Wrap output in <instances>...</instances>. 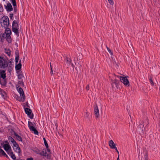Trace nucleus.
<instances>
[{
    "label": "nucleus",
    "instance_id": "1",
    "mask_svg": "<svg viewBox=\"0 0 160 160\" xmlns=\"http://www.w3.org/2000/svg\"><path fill=\"white\" fill-rule=\"evenodd\" d=\"M0 67L1 68L7 69L10 72L13 69V65L11 61L8 60L2 56H0Z\"/></svg>",
    "mask_w": 160,
    "mask_h": 160
},
{
    "label": "nucleus",
    "instance_id": "2",
    "mask_svg": "<svg viewBox=\"0 0 160 160\" xmlns=\"http://www.w3.org/2000/svg\"><path fill=\"white\" fill-rule=\"evenodd\" d=\"M18 29L19 26L17 21H13L12 25V31L18 37L19 36Z\"/></svg>",
    "mask_w": 160,
    "mask_h": 160
},
{
    "label": "nucleus",
    "instance_id": "3",
    "mask_svg": "<svg viewBox=\"0 0 160 160\" xmlns=\"http://www.w3.org/2000/svg\"><path fill=\"white\" fill-rule=\"evenodd\" d=\"M28 127L30 131L32 133H33L35 135H38V131L33 127L32 122L29 121L28 122Z\"/></svg>",
    "mask_w": 160,
    "mask_h": 160
},
{
    "label": "nucleus",
    "instance_id": "4",
    "mask_svg": "<svg viewBox=\"0 0 160 160\" xmlns=\"http://www.w3.org/2000/svg\"><path fill=\"white\" fill-rule=\"evenodd\" d=\"M17 90L20 94V96L21 98V99L22 102H24L25 99V97L23 89L19 87L17 88Z\"/></svg>",
    "mask_w": 160,
    "mask_h": 160
},
{
    "label": "nucleus",
    "instance_id": "5",
    "mask_svg": "<svg viewBox=\"0 0 160 160\" xmlns=\"http://www.w3.org/2000/svg\"><path fill=\"white\" fill-rule=\"evenodd\" d=\"M24 110L25 113L27 114L28 116L31 119H32L33 118V114L32 113V110L28 108H25Z\"/></svg>",
    "mask_w": 160,
    "mask_h": 160
},
{
    "label": "nucleus",
    "instance_id": "6",
    "mask_svg": "<svg viewBox=\"0 0 160 160\" xmlns=\"http://www.w3.org/2000/svg\"><path fill=\"white\" fill-rule=\"evenodd\" d=\"M111 81V85L112 88H115V87L118 88V86L119 82V80L115 79L114 80H112Z\"/></svg>",
    "mask_w": 160,
    "mask_h": 160
},
{
    "label": "nucleus",
    "instance_id": "7",
    "mask_svg": "<svg viewBox=\"0 0 160 160\" xmlns=\"http://www.w3.org/2000/svg\"><path fill=\"white\" fill-rule=\"evenodd\" d=\"M120 78V81L125 85L128 86L129 85V83L128 79L126 77H122Z\"/></svg>",
    "mask_w": 160,
    "mask_h": 160
},
{
    "label": "nucleus",
    "instance_id": "8",
    "mask_svg": "<svg viewBox=\"0 0 160 160\" xmlns=\"http://www.w3.org/2000/svg\"><path fill=\"white\" fill-rule=\"evenodd\" d=\"M108 144L111 148L114 149L118 153H119V152L118 151L117 147L115 146V144L112 140H111L109 141L108 142Z\"/></svg>",
    "mask_w": 160,
    "mask_h": 160
},
{
    "label": "nucleus",
    "instance_id": "9",
    "mask_svg": "<svg viewBox=\"0 0 160 160\" xmlns=\"http://www.w3.org/2000/svg\"><path fill=\"white\" fill-rule=\"evenodd\" d=\"M65 60L67 66H73V64L72 62V60L70 58L68 57L67 56L65 57Z\"/></svg>",
    "mask_w": 160,
    "mask_h": 160
},
{
    "label": "nucleus",
    "instance_id": "10",
    "mask_svg": "<svg viewBox=\"0 0 160 160\" xmlns=\"http://www.w3.org/2000/svg\"><path fill=\"white\" fill-rule=\"evenodd\" d=\"M12 147L14 151L16 152L19 153L20 152L21 150L18 144L17 143L16 144L13 145Z\"/></svg>",
    "mask_w": 160,
    "mask_h": 160
},
{
    "label": "nucleus",
    "instance_id": "11",
    "mask_svg": "<svg viewBox=\"0 0 160 160\" xmlns=\"http://www.w3.org/2000/svg\"><path fill=\"white\" fill-rule=\"evenodd\" d=\"M7 82L6 78L2 79L0 78V84L2 88L5 87L7 85Z\"/></svg>",
    "mask_w": 160,
    "mask_h": 160
},
{
    "label": "nucleus",
    "instance_id": "12",
    "mask_svg": "<svg viewBox=\"0 0 160 160\" xmlns=\"http://www.w3.org/2000/svg\"><path fill=\"white\" fill-rule=\"evenodd\" d=\"M5 8L8 12H10L12 11L13 8L11 3L8 2L6 5H4Z\"/></svg>",
    "mask_w": 160,
    "mask_h": 160
},
{
    "label": "nucleus",
    "instance_id": "13",
    "mask_svg": "<svg viewBox=\"0 0 160 160\" xmlns=\"http://www.w3.org/2000/svg\"><path fill=\"white\" fill-rule=\"evenodd\" d=\"M94 111L95 116L96 118H98L99 116V110L97 105H95Z\"/></svg>",
    "mask_w": 160,
    "mask_h": 160
},
{
    "label": "nucleus",
    "instance_id": "14",
    "mask_svg": "<svg viewBox=\"0 0 160 160\" xmlns=\"http://www.w3.org/2000/svg\"><path fill=\"white\" fill-rule=\"evenodd\" d=\"M0 78H6V73L5 71L0 69Z\"/></svg>",
    "mask_w": 160,
    "mask_h": 160
},
{
    "label": "nucleus",
    "instance_id": "15",
    "mask_svg": "<svg viewBox=\"0 0 160 160\" xmlns=\"http://www.w3.org/2000/svg\"><path fill=\"white\" fill-rule=\"evenodd\" d=\"M0 94L3 98L6 99L7 98V96L6 92L1 88H0Z\"/></svg>",
    "mask_w": 160,
    "mask_h": 160
},
{
    "label": "nucleus",
    "instance_id": "16",
    "mask_svg": "<svg viewBox=\"0 0 160 160\" xmlns=\"http://www.w3.org/2000/svg\"><path fill=\"white\" fill-rule=\"evenodd\" d=\"M6 36L7 35L4 33H1L0 34V41L1 42H3V40L6 38Z\"/></svg>",
    "mask_w": 160,
    "mask_h": 160
},
{
    "label": "nucleus",
    "instance_id": "17",
    "mask_svg": "<svg viewBox=\"0 0 160 160\" xmlns=\"http://www.w3.org/2000/svg\"><path fill=\"white\" fill-rule=\"evenodd\" d=\"M3 147L4 149L6 152L11 148L10 145L8 144H4L3 146Z\"/></svg>",
    "mask_w": 160,
    "mask_h": 160
},
{
    "label": "nucleus",
    "instance_id": "18",
    "mask_svg": "<svg viewBox=\"0 0 160 160\" xmlns=\"http://www.w3.org/2000/svg\"><path fill=\"white\" fill-rule=\"evenodd\" d=\"M6 28L5 32H4L5 34L7 35H11V29L8 28Z\"/></svg>",
    "mask_w": 160,
    "mask_h": 160
},
{
    "label": "nucleus",
    "instance_id": "19",
    "mask_svg": "<svg viewBox=\"0 0 160 160\" xmlns=\"http://www.w3.org/2000/svg\"><path fill=\"white\" fill-rule=\"evenodd\" d=\"M8 140L9 142H11L13 144V145L15 144H16L17 143L14 139L11 136H9L8 137Z\"/></svg>",
    "mask_w": 160,
    "mask_h": 160
},
{
    "label": "nucleus",
    "instance_id": "20",
    "mask_svg": "<svg viewBox=\"0 0 160 160\" xmlns=\"http://www.w3.org/2000/svg\"><path fill=\"white\" fill-rule=\"evenodd\" d=\"M5 28H8L9 24V21H2Z\"/></svg>",
    "mask_w": 160,
    "mask_h": 160
},
{
    "label": "nucleus",
    "instance_id": "21",
    "mask_svg": "<svg viewBox=\"0 0 160 160\" xmlns=\"http://www.w3.org/2000/svg\"><path fill=\"white\" fill-rule=\"evenodd\" d=\"M21 67L22 64L21 63V61L20 60L19 63L16 66L15 68L17 70H19L21 68Z\"/></svg>",
    "mask_w": 160,
    "mask_h": 160
},
{
    "label": "nucleus",
    "instance_id": "22",
    "mask_svg": "<svg viewBox=\"0 0 160 160\" xmlns=\"http://www.w3.org/2000/svg\"><path fill=\"white\" fill-rule=\"evenodd\" d=\"M5 52L8 56H10L11 55V50L9 49L5 48L4 49Z\"/></svg>",
    "mask_w": 160,
    "mask_h": 160
},
{
    "label": "nucleus",
    "instance_id": "23",
    "mask_svg": "<svg viewBox=\"0 0 160 160\" xmlns=\"http://www.w3.org/2000/svg\"><path fill=\"white\" fill-rule=\"evenodd\" d=\"M40 154L43 156H47L48 157H50V155H48V154H47V152H46V150H45V151H42V152L40 153Z\"/></svg>",
    "mask_w": 160,
    "mask_h": 160
},
{
    "label": "nucleus",
    "instance_id": "24",
    "mask_svg": "<svg viewBox=\"0 0 160 160\" xmlns=\"http://www.w3.org/2000/svg\"><path fill=\"white\" fill-rule=\"evenodd\" d=\"M15 136L16 137L17 139L19 141L22 142V137L16 133L14 134Z\"/></svg>",
    "mask_w": 160,
    "mask_h": 160
},
{
    "label": "nucleus",
    "instance_id": "25",
    "mask_svg": "<svg viewBox=\"0 0 160 160\" xmlns=\"http://www.w3.org/2000/svg\"><path fill=\"white\" fill-rule=\"evenodd\" d=\"M11 35H8L6 36V40L9 43H11L12 42V39L11 38L10 36Z\"/></svg>",
    "mask_w": 160,
    "mask_h": 160
},
{
    "label": "nucleus",
    "instance_id": "26",
    "mask_svg": "<svg viewBox=\"0 0 160 160\" xmlns=\"http://www.w3.org/2000/svg\"><path fill=\"white\" fill-rule=\"evenodd\" d=\"M11 158H12L13 160H16V157L15 155L13 153V152L11 154L10 153V155H9Z\"/></svg>",
    "mask_w": 160,
    "mask_h": 160
},
{
    "label": "nucleus",
    "instance_id": "27",
    "mask_svg": "<svg viewBox=\"0 0 160 160\" xmlns=\"http://www.w3.org/2000/svg\"><path fill=\"white\" fill-rule=\"evenodd\" d=\"M1 20H9L8 17L7 16H4Z\"/></svg>",
    "mask_w": 160,
    "mask_h": 160
},
{
    "label": "nucleus",
    "instance_id": "28",
    "mask_svg": "<svg viewBox=\"0 0 160 160\" xmlns=\"http://www.w3.org/2000/svg\"><path fill=\"white\" fill-rule=\"evenodd\" d=\"M5 153L4 151L0 148V156H3Z\"/></svg>",
    "mask_w": 160,
    "mask_h": 160
},
{
    "label": "nucleus",
    "instance_id": "29",
    "mask_svg": "<svg viewBox=\"0 0 160 160\" xmlns=\"http://www.w3.org/2000/svg\"><path fill=\"white\" fill-rule=\"evenodd\" d=\"M12 3L13 5L14 6V11L15 12H16V8L17 7L16 2H13Z\"/></svg>",
    "mask_w": 160,
    "mask_h": 160
},
{
    "label": "nucleus",
    "instance_id": "30",
    "mask_svg": "<svg viewBox=\"0 0 160 160\" xmlns=\"http://www.w3.org/2000/svg\"><path fill=\"white\" fill-rule=\"evenodd\" d=\"M149 82H150L151 84L153 86L154 85V83L153 82V81H152V78L151 77L149 78Z\"/></svg>",
    "mask_w": 160,
    "mask_h": 160
},
{
    "label": "nucleus",
    "instance_id": "31",
    "mask_svg": "<svg viewBox=\"0 0 160 160\" xmlns=\"http://www.w3.org/2000/svg\"><path fill=\"white\" fill-rule=\"evenodd\" d=\"M7 152V153L9 155H10V153L11 154L12 153H13V152H12V150L11 149H10L8 151H6Z\"/></svg>",
    "mask_w": 160,
    "mask_h": 160
},
{
    "label": "nucleus",
    "instance_id": "32",
    "mask_svg": "<svg viewBox=\"0 0 160 160\" xmlns=\"http://www.w3.org/2000/svg\"><path fill=\"white\" fill-rule=\"evenodd\" d=\"M19 56L17 55L15 57V62H16V64H17L18 62V60H19Z\"/></svg>",
    "mask_w": 160,
    "mask_h": 160
},
{
    "label": "nucleus",
    "instance_id": "33",
    "mask_svg": "<svg viewBox=\"0 0 160 160\" xmlns=\"http://www.w3.org/2000/svg\"><path fill=\"white\" fill-rule=\"evenodd\" d=\"M3 8L2 5L1 4H0V12H2L3 11Z\"/></svg>",
    "mask_w": 160,
    "mask_h": 160
},
{
    "label": "nucleus",
    "instance_id": "34",
    "mask_svg": "<svg viewBox=\"0 0 160 160\" xmlns=\"http://www.w3.org/2000/svg\"><path fill=\"white\" fill-rule=\"evenodd\" d=\"M108 2L112 5H113L114 4V2L113 0H108Z\"/></svg>",
    "mask_w": 160,
    "mask_h": 160
},
{
    "label": "nucleus",
    "instance_id": "35",
    "mask_svg": "<svg viewBox=\"0 0 160 160\" xmlns=\"http://www.w3.org/2000/svg\"><path fill=\"white\" fill-rule=\"evenodd\" d=\"M9 17L11 20H13V14L12 13H10Z\"/></svg>",
    "mask_w": 160,
    "mask_h": 160
},
{
    "label": "nucleus",
    "instance_id": "36",
    "mask_svg": "<svg viewBox=\"0 0 160 160\" xmlns=\"http://www.w3.org/2000/svg\"><path fill=\"white\" fill-rule=\"evenodd\" d=\"M144 158H148V153L147 152H146L144 156Z\"/></svg>",
    "mask_w": 160,
    "mask_h": 160
},
{
    "label": "nucleus",
    "instance_id": "37",
    "mask_svg": "<svg viewBox=\"0 0 160 160\" xmlns=\"http://www.w3.org/2000/svg\"><path fill=\"white\" fill-rule=\"evenodd\" d=\"M47 148V150L48 152V154L49 155H50V157L51 156L50 154H51V152H50V149L48 148Z\"/></svg>",
    "mask_w": 160,
    "mask_h": 160
},
{
    "label": "nucleus",
    "instance_id": "38",
    "mask_svg": "<svg viewBox=\"0 0 160 160\" xmlns=\"http://www.w3.org/2000/svg\"><path fill=\"white\" fill-rule=\"evenodd\" d=\"M44 144L45 146L46 147V148H48V144L47 141H45V142H44Z\"/></svg>",
    "mask_w": 160,
    "mask_h": 160
},
{
    "label": "nucleus",
    "instance_id": "39",
    "mask_svg": "<svg viewBox=\"0 0 160 160\" xmlns=\"http://www.w3.org/2000/svg\"><path fill=\"white\" fill-rule=\"evenodd\" d=\"M86 89L87 91H88L89 89V84H88L86 87Z\"/></svg>",
    "mask_w": 160,
    "mask_h": 160
},
{
    "label": "nucleus",
    "instance_id": "40",
    "mask_svg": "<svg viewBox=\"0 0 160 160\" xmlns=\"http://www.w3.org/2000/svg\"><path fill=\"white\" fill-rule=\"evenodd\" d=\"M89 113L88 112H86L85 116H86V117L87 118H88L89 117Z\"/></svg>",
    "mask_w": 160,
    "mask_h": 160
},
{
    "label": "nucleus",
    "instance_id": "41",
    "mask_svg": "<svg viewBox=\"0 0 160 160\" xmlns=\"http://www.w3.org/2000/svg\"><path fill=\"white\" fill-rule=\"evenodd\" d=\"M50 70L51 71L50 72V73L51 74V75H52L53 74V72L52 68H50Z\"/></svg>",
    "mask_w": 160,
    "mask_h": 160
},
{
    "label": "nucleus",
    "instance_id": "42",
    "mask_svg": "<svg viewBox=\"0 0 160 160\" xmlns=\"http://www.w3.org/2000/svg\"><path fill=\"white\" fill-rule=\"evenodd\" d=\"M108 52L111 55H113V52H112L110 50L109 51H108Z\"/></svg>",
    "mask_w": 160,
    "mask_h": 160
},
{
    "label": "nucleus",
    "instance_id": "43",
    "mask_svg": "<svg viewBox=\"0 0 160 160\" xmlns=\"http://www.w3.org/2000/svg\"><path fill=\"white\" fill-rule=\"evenodd\" d=\"M116 77H117V78L120 79V78L121 77H122V76H115Z\"/></svg>",
    "mask_w": 160,
    "mask_h": 160
},
{
    "label": "nucleus",
    "instance_id": "44",
    "mask_svg": "<svg viewBox=\"0 0 160 160\" xmlns=\"http://www.w3.org/2000/svg\"><path fill=\"white\" fill-rule=\"evenodd\" d=\"M26 160H33V159L32 158H28Z\"/></svg>",
    "mask_w": 160,
    "mask_h": 160
},
{
    "label": "nucleus",
    "instance_id": "45",
    "mask_svg": "<svg viewBox=\"0 0 160 160\" xmlns=\"http://www.w3.org/2000/svg\"><path fill=\"white\" fill-rule=\"evenodd\" d=\"M3 156L5 157H6L7 158H8V156L6 154V153H5H5L4 154V155H3Z\"/></svg>",
    "mask_w": 160,
    "mask_h": 160
},
{
    "label": "nucleus",
    "instance_id": "46",
    "mask_svg": "<svg viewBox=\"0 0 160 160\" xmlns=\"http://www.w3.org/2000/svg\"><path fill=\"white\" fill-rule=\"evenodd\" d=\"M22 75H19L18 76V78L19 79H20L22 78Z\"/></svg>",
    "mask_w": 160,
    "mask_h": 160
},
{
    "label": "nucleus",
    "instance_id": "47",
    "mask_svg": "<svg viewBox=\"0 0 160 160\" xmlns=\"http://www.w3.org/2000/svg\"><path fill=\"white\" fill-rule=\"evenodd\" d=\"M106 48H107V50L108 51H109L110 50V49H109V48L108 47H107V46H106Z\"/></svg>",
    "mask_w": 160,
    "mask_h": 160
},
{
    "label": "nucleus",
    "instance_id": "48",
    "mask_svg": "<svg viewBox=\"0 0 160 160\" xmlns=\"http://www.w3.org/2000/svg\"><path fill=\"white\" fill-rule=\"evenodd\" d=\"M43 140L44 141V142H45V141H47L45 138H43Z\"/></svg>",
    "mask_w": 160,
    "mask_h": 160
},
{
    "label": "nucleus",
    "instance_id": "49",
    "mask_svg": "<svg viewBox=\"0 0 160 160\" xmlns=\"http://www.w3.org/2000/svg\"><path fill=\"white\" fill-rule=\"evenodd\" d=\"M12 3L13 2H16L15 0H12Z\"/></svg>",
    "mask_w": 160,
    "mask_h": 160
},
{
    "label": "nucleus",
    "instance_id": "50",
    "mask_svg": "<svg viewBox=\"0 0 160 160\" xmlns=\"http://www.w3.org/2000/svg\"><path fill=\"white\" fill-rule=\"evenodd\" d=\"M21 83L23 84H24L23 82H22V81L21 82Z\"/></svg>",
    "mask_w": 160,
    "mask_h": 160
},
{
    "label": "nucleus",
    "instance_id": "51",
    "mask_svg": "<svg viewBox=\"0 0 160 160\" xmlns=\"http://www.w3.org/2000/svg\"><path fill=\"white\" fill-rule=\"evenodd\" d=\"M50 68H52V65H51V62H50Z\"/></svg>",
    "mask_w": 160,
    "mask_h": 160
},
{
    "label": "nucleus",
    "instance_id": "52",
    "mask_svg": "<svg viewBox=\"0 0 160 160\" xmlns=\"http://www.w3.org/2000/svg\"><path fill=\"white\" fill-rule=\"evenodd\" d=\"M153 1L154 2H156L157 0H153Z\"/></svg>",
    "mask_w": 160,
    "mask_h": 160
},
{
    "label": "nucleus",
    "instance_id": "53",
    "mask_svg": "<svg viewBox=\"0 0 160 160\" xmlns=\"http://www.w3.org/2000/svg\"><path fill=\"white\" fill-rule=\"evenodd\" d=\"M148 158H144V160H148Z\"/></svg>",
    "mask_w": 160,
    "mask_h": 160
},
{
    "label": "nucleus",
    "instance_id": "54",
    "mask_svg": "<svg viewBox=\"0 0 160 160\" xmlns=\"http://www.w3.org/2000/svg\"><path fill=\"white\" fill-rule=\"evenodd\" d=\"M118 158H119L118 157V158H117V160H118Z\"/></svg>",
    "mask_w": 160,
    "mask_h": 160
},
{
    "label": "nucleus",
    "instance_id": "55",
    "mask_svg": "<svg viewBox=\"0 0 160 160\" xmlns=\"http://www.w3.org/2000/svg\"><path fill=\"white\" fill-rule=\"evenodd\" d=\"M3 1H5V0H3Z\"/></svg>",
    "mask_w": 160,
    "mask_h": 160
}]
</instances>
